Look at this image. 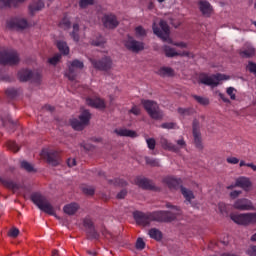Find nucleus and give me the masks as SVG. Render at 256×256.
I'll return each mask as SVG.
<instances>
[{"instance_id":"obj_1","label":"nucleus","mask_w":256,"mask_h":256,"mask_svg":"<svg viewBox=\"0 0 256 256\" xmlns=\"http://www.w3.org/2000/svg\"><path fill=\"white\" fill-rule=\"evenodd\" d=\"M133 218L137 225L147 226L151 221H158L159 223H171L177 219V214L169 211H156L150 214H145L141 211H135Z\"/></svg>"},{"instance_id":"obj_2","label":"nucleus","mask_w":256,"mask_h":256,"mask_svg":"<svg viewBox=\"0 0 256 256\" xmlns=\"http://www.w3.org/2000/svg\"><path fill=\"white\" fill-rule=\"evenodd\" d=\"M160 26V28H159ZM159 26L157 23H153L152 29L154 35L162 39V41H166V43H169L170 45H175V47H181L182 49H185L187 47V44L184 42H176L173 43V40L169 37L171 31L169 29V24L165 20H161L159 22Z\"/></svg>"},{"instance_id":"obj_3","label":"nucleus","mask_w":256,"mask_h":256,"mask_svg":"<svg viewBox=\"0 0 256 256\" xmlns=\"http://www.w3.org/2000/svg\"><path fill=\"white\" fill-rule=\"evenodd\" d=\"M31 201L34 205H37L40 211L47 213L48 215H55V208L49 203V200L40 193H34L31 195Z\"/></svg>"},{"instance_id":"obj_4","label":"nucleus","mask_w":256,"mask_h":256,"mask_svg":"<svg viewBox=\"0 0 256 256\" xmlns=\"http://www.w3.org/2000/svg\"><path fill=\"white\" fill-rule=\"evenodd\" d=\"M141 103L151 119H154L155 121L163 119V110L159 108V104L157 102L142 99Z\"/></svg>"},{"instance_id":"obj_5","label":"nucleus","mask_w":256,"mask_h":256,"mask_svg":"<svg viewBox=\"0 0 256 256\" xmlns=\"http://www.w3.org/2000/svg\"><path fill=\"white\" fill-rule=\"evenodd\" d=\"M230 219L236 223V225H256V212H249V213H231Z\"/></svg>"},{"instance_id":"obj_6","label":"nucleus","mask_w":256,"mask_h":256,"mask_svg":"<svg viewBox=\"0 0 256 256\" xmlns=\"http://www.w3.org/2000/svg\"><path fill=\"white\" fill-rule=\"evenodd\" d=\"M91 121V112L89 110H84L79 115V119L73 118L70 120V125L74 131H83Z\"/></svg>"},{"instance_id":"obj_7","label":"nucleus","mask_w":256,"mask_h":256,"mask_svg":"<svg viewBox=\"0 0 256 256\" xmlns=\"http://www.w3.org/2000/svg\"><path fill=\"white\" fill-rule=\"evenodd\" d=\"M19 63V53L13 49L0 50V65H17Z\"/></svg>"},{"instance_id":"obj_8","label":"nucleus","mask_w":256,"mask_h":256,"mask_svg":"<svg viewBox=\"0 0 256 256\" xmlns=\"http://www.w3.org/2000/svg\"><path fill=\"white\" fill-rule=\"evenodd\" d=\"M40 157L47 161L49 165L57 167L61 163V154L56 150H51L49 148L42 149Z\"/></svg>"},{"instance_id":"obj_9","label":"nucleus","mask_w":256,"mask_h":256,"mask_svg":"<svg viewBox=\"0 0 256 256\" xmlns=\"http://www.w3.org/2000/svg\"><path fill=\"white\" fill-rule=\"evenodd\" d=\"M227 79H229V77L221 73L211 77L207 76L206 74H201L199 77V83H202V85H208L210 87H217V85H219V81H227Z\"/></svg>"},{"instance_id":"obj_10","label":"nucleus","mask_w":256,"mask_h":256,"mask_svg":"<svg viewBox=\"0 0 256 256\" xmlns=\"http://www.w3.org/2000/svg\"><path fill=\"white\" fill-rule=\"evenodd\" d=\"M89 61L94 69H97V71H111L113 68V60H111V57L109 56H105L99 60L89 58Z\"/></svg>"},{"instance_id":"obj_11","label":"nucleus","mask_w":256,"mask_h":256,"mask_svg":"<svg viewBox=\"0 0 256 256\" xmlns=\"http://www.w3.org/2000/svg\"><path fill=\"white\" fill-rule=\"evenodd\" d=\"M177 145L169 142L167 138L161 137L160 138V144L165 151H173V153H179V149H185L187 147V143L185 142V139L181 138L176 141Z\"/></svg>"},{"instance_id":"obj_12","label":"nucleus","mask_w":256,"mask_h":256,"mask_svg":"<svg viewBox=\"0 0 256 256\" xmlns=\"http://www.w3.org/2000/svg\"><path fill=\"white\" fill-rule=\"evenodd\" d=\"M124 46L128 51H131L132 53H140V51H143V49H145V43L137 41L133 36L129 35L124 41Z\"/></svg>"},{"instance_id":"obj_13","label":"nucleus","mask_w":256,"mask_h":256,"mask_svg":"<svg viewBox=\"0 0 256 256\" xmlns=\"http://www.w3.org/2000/svg\"><path fill=\"white\" fill-rule=\"evenodd\" d=\"M18 79L22 83L27 81H34V83H39V81H41V74L33 73V71L29 69H22L18 72Z\"/></svg>"},{"instance_id":"obj_14","label":"nucleus","mask_w":256,"mask_h":256,"mask_svg":"<svg viewBox=\"0 0 256 256\" xmlns=\"http://www.w3.org/2000/svg\"><path fill=\"white\" fill-rule=\"evenodd\" d=\"M83 225L86 229V233L89 239H95L96 241H99V239H101V234H99L97 232V229H95V224L93 223V220H91V218H84Z\"/></svg>"},{"instance_id":"obj_15","label":"nucleus","mask_w":256,"mask_h":256,"mask_svg":"<svg viewBox=\"0 0 256 256\" xmlns=\"http://www.w3.org/2000/svg\"><path fill=\"white\" fill-rule=\"evenodd\" d=\"M234 209L238 211H253L255 207L253 206V202L247 198L237 199L233 204Z\"/></svg>"},{"instance_id":"obj_16","label":"nucleus","mask_w":256,"mask_h":256,"mask_svg":"<svg viewBox=\"0 0 256 256\" xmlns=\"http://www.w3.org/2000/svg\"><path fill=\"white\" fill-rule=\"evenodd\" d=\"M102 23L106 29H117L119 27V20L114 14H105Z\"/></svg>"},{"instance_id":"obj_17","label":"nucleus","mask_w":256,"mask_h":256,"mask_svg":"<svg viewBox=\"0 0 256 256\" xmlns=\"http://www.w3.org/2000/svg\"><path fill=\"white\" fill-rule=\"evenodd\" d=\"M29 23L25 18H12L7 21L8 29H27Z\"/></svg>"},{"instance_id":"obj_18","label":"nucleus","mask_w":256,"mask_h":256,"mask_svg":"<svg viewBox=\"0 0 256 256\" xmlns=\"http://www.w3.org/2000/svg\"><path fill=\"white\" fill-rule=\"evenodd\" d=\"M85 65L83 62L79 60H74L71 63V66H69L68 72L66 73V77H68L69 81H75L77 79V72H75V69H83Z\"/></svg>"},{"instance_id":"obj_19","label":"nucleus","mask_w":256,"mask_h":256,"mask_svg":"<svg viewBox=\"0 0 256 256\" xmlns=\"http://www.w3.org/2000/svg\"><path fill=\"white\" fill-rule=\"evenodd\" d=\"M198 8L203 17H211L213 14V6L207 0L198 1Z\"/></svg>"},{"instance_id":"obj_20","label":"nucleus","mask_w":256,"mask_h":256,"mask_svg":"<svg viewBox=\"0 0 256 256\" xmlns=\"http://www.w3.org/2000/svg\"><path fill=\"white\" fill-rule=\"evenodd\" d=\"M163 183H165V185H167V187H169V189H181L182 183L183 181L181 180V178H175L173 176H166L163 179Z\"/></svg>"},{"instance_id":"obj_21","label":"nucleus","mask_w":256,"mask_h":256,"mask_svg":"<svg viewBox=\"0 0 256 256\" xmlns=\"http://www.w3.org/2000/svg\"><path fill=\"white\" fill-rule=\"evenodd\" d=\"M136 185L138 187H141V189H147L149 191H155V183L153 181L143 178V177H137L136 178Z\"/></svg>"},{"instance_id":"obj_22","label":"nucleus","mask_w":256,"mask_h":256,"mask_svg":"<svg viewBox=\"0 0 256 256\" xmlns=\"http://www.w3.org/2000/svg\"><path fill=\"white\" fill-rule=\"evenodd\" d=\"M45 8V2H43V0H33L29 6H28V10L30 15H35V13L42 11Z\"/></svg>"},{"instance_id":"obj_23","label":"nucleus","mask_w":256,"mask_h":256,"mask_svg":"<svg viewBox=\"0 0 256 256\" xmlns=\"http://www.w3.org/2000/svg\"><path fill=\"white\" fill-rule=\"evenodd\" d=\"M86 104L89 107H94V109H105V101L101 98H87Z\"/></svg>"},{"instance_id":"obj_24","label":"nucleus","mask_w":256,"mask_h":256,"mask_svg":"<svg viewBox=\"0 0 256 256\" xmlns=\"http://www.w3.org/2000/svg\"><path fill=\"white\" fill-rule=\"evenodd\" d=\"M240 56L245 59L255 56V49L251 44H245L242 50H240Z\"/></svg>"},{"instance_id":"obj_25","label":"nucleus","mask_w":256,"mask_h":256,"mask_svg":"<svg viewBox=\"0 0 256 256\" xmlns=\"http://www.w3.org/2000/svg\"><path fill=\"white\" fill-rule=\"evenodd\" d=\"M114 133H116V135H119V137H131L132 139H135V137H137V132L126 128L116 129L114 130Z\"/></svg>"},{"instance_id":"obj_26","label":"nucleus","mask_w":256,"mask_h":256,"mask_svg":"<svg viewBox=\"0 0 256 256\" xmlns=\"http://www.w3.org/2000/svg\"><path fill=\"white\" fill-rule=\"evenodd\" d=\"M236 185L241 189H244V191H249V188L251 187V180L247 177H239L236 179Z\"/></svg>"},{"instance_id":"obj_27","label":"nucleus","mask_w":256,"mask_h":256,"mask_svg":"<svg viewBox=\"0 0 256 256\" xmlns=\"http://www.w3.org/2000/svg\"><path fill=\"white\" fill-rule=\"evenodd\" d=\"M63 211L66 215H75L76 211H79V204L75 202L67 204L64 206Z\"/></svg>"},{"instance_id":"obj_28","label":"nucleus","mask_w":256,"mask_h":256,"mask_svg":"<svg viewBox=\"0 0 256 256\" xmlns=\"http://www.w3.org/2000/svg\"><path fill=\"white\" fill-rule=\"evenodd\" d=\"M157 75L160 77H173V75H175V70L171 67H161L157 71Z\"/></svg>"},{"instance_id":"obj_29","label":"nucleus","mask_w":256,"mask_h":256,"mask_svg":"<svg viewBox=\"0 0 256 256\" xmlns=\"http://www.w3.org/2000/svg\"><path fill=\"white\" fill-rule=\"evenodd\" d=\"M25 0H0V8L17 7V3H24Z\"/></svg>"},{"instance_id":"obj_30","label":"nucleus","mask_w":256,"mask_h":256,"mask_svg":"<svg viewBox=\"0 0 256 256\" xmlns=\"http://www.w3.org/2000/svg\"><path fill=\"white\" fill-rule=\"evenodd\" d=\"M180 191L184 197V199L188 202L191 203L193 199H195V194H193V191L181 186Z\"/></svg>"},{"instance_id":"obj_31","label":"nucleus","mask_w":256,"mask_h":256,"mask_svg":"<svg viewBox=\"0 0 256 256\" xmlns=\"http://www.w3.org/2000/svg\"><path fill=\"white\" fill-rule=\"evenodd\" d=\"M148 235L151 239H154L155 241H161V239H163V233L157 228L150 229L148 231Z\"/></svg>"},{"instance_id":"obj_32","label":"nucleus","mask_w":256,"mask_h":256,"mask_svg":"<svg viewBox=\"0 0 256 256\" xmlns=\"http://www.w3.org/2000/svg\"><path fill=\"white\" fill-rule=\"evenodd\" d=\"M0 183L3 184L6 189H12V191H15V189H19V184L13 182L12 180H7L0 177Z\"/></svg>"},{"instance_id":"obj_33","label":"nucleus","mask_w":256,"mask_h":256,"mask_svg":"<svg viewBox=\"0 0 256 256\" xmlns=\"http://www.w3.org/2000/svg\"><path fill=\"white\" fill-rule=\"evenodd\" d=\"M163 51L165 53V56L170 58L181 55L177 51H175V48H172L171 46H167V45L163 47Z\"/></svg>"},{"instance_id":"obj_34","label":"nucleus","mask_w":256,"mask_h":256,"mask_svg":"<svg viewBox=\"0 0 256 256\" xmlns=\"http://www.w3.org/2000/svg\"><path fill=\"white\" fill-rule=\"evenodd\" d=\"M57 48L62 53V55H69V46H67V42L65 41H58Z\"/></svg>"},{"instance_id":"obj_35","label":"nucleus","mask_w":256,"mask_h":256,"mask_svg":"<svg viewBox=\"0 0 256 256\" xmlns=\"http://www.w3.org/2000/svg\"><path fill=\"white\" fill-rule=\"evenodd\" d=\"M135 36L137 39H143V37H147V30L143 26H137L135 28Z\"/></svg>"},{"instance_id":"obj_36","label":"nucleus","mask_w":256,"mask_h":256,"mask_svg":"<svg viewBox=\"0 0 256 256\" xmlns=\"http://www.w3.org/2000/svg\"><path fill=\"white\" fill-rule=\"evenodd\" d=\"M193 137H194V143H195V146L197 147V149H203V142H202V138H201V132L193 134Z\"/></svg>"},{"instance_id":"obj_37","label":"nucleus","mask_w":256,"mask_h":256,"mask_svg":"<svg viewBox=\"0 0 256 256\" xmlns=\"http://www.w3.org/2000/svg\"><path fill=\"white\" fill-rule=\"evenodd\" d=\"M178 113L183 115L184 117H188L189 115H193L195 113V109L193 108H178Z\"/></svg>"},{"instance_id":"obj_38","label":"nucleus","mask_w":256,"mask_h":256,"mask_svg":"<svg viewBox=\"0 0 256 256\" xmlns=\"http://www.w3.org/2000/svg\"><path fill=\"white\" fill-rule=\"evenodd\" d=\"M199 105H204L207 106L209 105V98L203 97V96H198V95H193L192 96Z\"/></svg>"},{"instance_id":"obj_39","label":"nucleus","mask_w":256,"mask_h":256,"mask_svg":"<svg viewBox=\"0 0 256 256\" xmlns=\"http://www.w3.org/2000/svg\"><path fill=\"white\" fill-rule=\"evenodd\" d=\"M59 27H61V29H71V20H69L67 17H64L60 21Z\"/></svg>"},{"instance_id":"obj_40","label":"nucleus","mask_w":256,"mask_h":256,"mask_svg":"<svg viewBox=\"0 0 256 256\" xmlns=\"http://www.w3.org/2000/svg\"><path fill=\"white\" fill-rule=\"evenodd\" d=\"M71 37L74 41H76V42L79 41V24L73 25V31L71 33Z\"/></svg>"},{"instance_id":"obj_41","label":"nucleus","mask_w":256,"mask_h":256,"mask_svg":"<svg viewBox=\"0 0 256 256\" xmlns=\"http://www.w3.org/2000/svg\"><path fill=\"white\" fill-rule=\"evenodd\" d=\"M218 209L221 213V215H228L229 214V206L223 202H220L218 204Z\"/></svg>"},{"instance_id":"obj_42","label":"nucleus","mask_w":256,"mask_h":256,"mask_svg":"<svg viewBox=\"0 0 256 256\" xmlns=\"http://www.w3.org/2000/svg\"><path fill=\"white\" fill-rule=\"evenodd\" d=\"M146 165H150V167H159V160L151 158V157H145Z\"/></svg>"},{"instance_id":"obj_43","label":"nucleus","mask_w":256,"mask_h":256,"mask_svg":"<svg viewBox=\"0 0 256 256\" xmlns=\"http://www.w3.org/2000/svg\"><path fill=\"white\" fill-rule=\"evenodd\" d=\"M106 42L107 41L103 36H99L98 38L92 41V45H94L95 47H101L102 45H105Z\"/></svg>"},{"instance_id":"obj_44","label":"nucleus","mask_w":256,"mask_h":256,"mask_svg":"<svg viewBox=\"0 0 256 256\" xmlns=\"http://www.w3.org/2000/svg\"><path fill=\"white\" fill-rule=\"evenodd\" d=\"M192 133L193 134L201 133V126L199 124V120H197V119L193 120V123H192Z\"/></svg>"},{"instance_id":"obj_45","label":"nucleus","mask_w":256,"mask_h":256,"mask_svg":"<svg viewBox=\"0 0 256 256\" xmlns=\"http://www.w3.org/2000/svg\"><path fill=\"white\" fill-rule=\"evenodd\" d=\"M6 95H7V97H10V99H15V97H17V95H19V92L15 88H8L6 90Z\"/></svg>"},{"instance_id":"obj_46","label":"nucleus","mask_w":256,"mask_h":256,"mask_svg":"<svg viewBox=\"0 0 256 256\" xmlns=\"http://www.w3.org/2000/svg\"><path fill=\"white\" fill-rule=\"evenodd\" d=\"M7 147L10 151H13V153H17L19 151V145H17L15 141H8Z\"/></svg>"},{"instance_id":"obj_47","label":"nucleus","mask_w":256,"mask_h":256,"mask_svg":"<svg viewBox=\"0 0 256 256\" xmlns=\"http://www.w3.org/2000/svg\"><path fill=\"white\" fill-rule=\"evenodd\" d=\"M93 3H95V0H80L79 7L80 9H86V7H89V5H93Z\"/></svg>"},{"instance_id":"obj_48","label":"nucleus","mask_w":256,"mask_h":256,"mask_svg":"<svg viewBox=\"0 0 256 256\" xmlns=\"http://www.w3.org/2000/svg\"><path fill=\"white\" fill-rule=\"evenodd\" d=\"M61 61V54H55L52 58L48 59L50 65H57Z\"/></svg>"},{"instance_id":"obj_49","label":"nucleus","mask_w":256,"mask_h":256,"mask_svg":"<svg viewBox=\"0 0 256 256\" xmlns=\"http://www.w3.org/2000/svg\"><path fill=\"white\" fill-rule=\"evenodd\" d=\"M110 183H113L114 185H118L119 187H126L127 181L121 179V178H116L114 180H110Z\"/></svg>"},{"instance_id":"obj_50","label":"nucleus","mask_w":256,"mask_h":256,"mask_svg":"<svg viewBox=\"0 0 256 256\" xmlns=\"http://www.w3.org/2000/svg\"><path fill=\"white\" fill-rule=\"evenodd\" d=\"M147 147L150 149V151L155 150V147L157 145V142H155V138H148L146 139Z\"/></svg>"},{"instance_id":"obj_51","label":"nucleus","mask_w":256,"mask_h":256,"mask_svg":"<svg viewBox=\"0 0 256 256\" xmlns=\"http://www.w3.org/2000/svg\"><path fill=\"white\" fill-rule=\"evenodd\" d=\"M227 95H229L230 99L232 101H235L237 99V96L235 95V88L228 87L226 90Z\"/></svg>"},{"instance_id":"obj_52","label":"nucleus","mask_w":256,"mask_h":256,"mask_svg":"<svg viewBox=\"0 0 256 256\" xmlns=\"http://www.w3.org/2000/svg\"><path fill=\"white\" fill-rule=\"evenodd\" d=\"M21 167L22 169H25V171H28V173H31L33 171V166L27 161H22Z\"/></svg>"},{"instance_id":"obj_53","label":"nucleus","mask_w":256,"mask_h":256,"mask_svg":"<svg viewBox=\"0 0 256 256\" xmlns=\"http://www.w3.org/2000/svg\"><path fill=\"white\" fill-rule=\"evenodd\" d=\"M82 191L85 195H95V188L91 186H85L82 188Z\"/></svg>"},{"instance_id":"obj_54","label":"nucleus","mask_w":256,"mask_h":256,"mask_svg":"<svg viewBox=\"0 0 256 256\" xmlns=\"http://www.w3.org/2000/svg\"><path fill=\"white\" fill-rule=\"evenodd\" d=\"M177 124L175 122H165L161 124L162 129H175Z\"/></svg>"},{"instance_id":"obj_55","label":"nucleus","mask_w":256,"mask_h":256,"mask_svg":"<svg viewBox=\"0 0 256 256\" xmlns=\"http://www.w3.org/2000/svg\"><path fill=\"white\" fill-rule=\"evenodd\" d=\"M129 115H141V108H139V106H133L129 111H128Z\"/></svg>"},{"instance_id":"obj_56","label":"nucleus","mask_w":256,"mask_h":256,"mask_svg":"<svg viewBox=\"0 0 256 256\" xmlns=\"http://www.w3.org/2000/svg\"><path fill=\"white\" fill-rule=\"evenodd\" d=\"M136 249H139L140 251H143V249H145V241H143V238H138L137 239Z\"/></svg>"},{"instance_id":"obj_57","label":"nucleus","mask_w":256,"mask_h":256,"mask_svg":"<svg viewBox=\"0 0 256 256\" xmlns=\"http://www.w3.org/2000/svg\"><path fill=\"white\" fill-rule=\"evenodd\" d=\"M247 69H248V71H250V73H253V75H255V77H256V63L251 62V61L248 62Z\"/></svg>"},{"instance_id":"obj_58","label":"nucleus","mask_w":256,"mask_h":256,"mask_svg":"<svg viewBox=\"0 0 256 256\" xmlns=\"http://www.w3.org/2000/svg\"><path fill=\"white\" fill-rule=\"evenodd\" d=\"M246 255L249 256H256V246H250L247 250H246Z\"/></svg>"},{"instance_id":"obj_59","label":"nucleus","mask_w":256,"mask_h":256,"mask_svg":"<svg viewBox=\"0 0 256 256\" xmlns=\"http://www.w3.org/2000/svg\"><path fill=\"white\" fill-rule=\"evenodd\" d=\"M9 237H18L19 236V229L17 228H12L9 233H8Z\"/></svg>"},{"instance_id":"obj_60","label":"nucleus","mask_w":256,"mask_h":256,"mask_svg":"<svg viewBox=\"0 0 256 256\" xmlns=\"http://www.w3.org/2000/svg\"><path fill=\"white\" fill-rule=\"evenodd\" d=\"M226 161L230 165H237V163H239V159L237 157H229L226 159Z\"/></svg>"},{"instance_id":"obj_61","label":"nucleus","mask_w":256,"mask_h":256,"mask_svg":"<svg viewBox=\"0 0 256 256\" xmlns=\"http://www.w3.org/2000/svg\"><path fill=\"white\" fill-rule=\"evenodd\" d=\"M241 190H234L232 192H230V197L231 199H237V197H239V195H241Z\"/></svg>"},{"instance_id":"obj_62","label":"nucleus","mask_w":256,"mask_h":256,"mask_svg":"<svg viewBox=\"0 0 256 256\" xmlns=\"http://www.w3.org/2000/svg\"><path fill=\"white\" fill-rule=\"evenodd\" d=\"M127 197V190L123 189L117 194V199H125Z\"/></svg>"},{"instance_id":"obj_63","label":"nucleus","mask_w":256,"mask_h":256,"mask_svg":"<svg viewBox=\"0 0 256 256\" xmlns=\"http://www.w3.org/2000/svg\"><path fill=\"white\" fill-rule=\"evenodd\" d=\"M67 165H68V167H75V165H77V161L73 158H69L67 160Z\"/></svg>"},{"instance_id":"obj_64","label":"nucleus","mask_w":256,"mask_h":256,"mask_svg":"<svg viewBox=\"0 0 256 256\" xmlns=\"http://www.w3.org/2000/svg\"><path fill=\"white\" fill-rule=\"evenodd\" d=\"M218 95H219L220 99L223 100L224 103H231V100H229V98H227L225 96V94L219 93Z\"/></svg>"}]
</instances>
